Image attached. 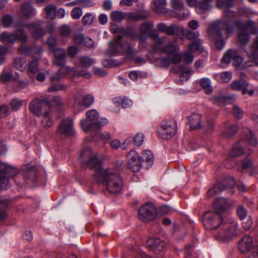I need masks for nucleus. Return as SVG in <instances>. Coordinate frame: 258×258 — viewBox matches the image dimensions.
Listing matches in <instances>:
<instances>
[{
  "mask_svg": "<svg viewBox=\"0 0 258 258\" xmlns=\"http://www.w3.org/2000/svg\"><path fill=\"white\" fill-rule=\"evenodd\" d=\"M219 214L211 211L205 213L203 223L206 229L214 230L219 228V232L216 237L220 239L228 240L236 235L237 224L232 220L224 222L220 219Z\"/></svg>",
  "mask_w": 258,
  "mask_h": 258,
  "instance_id": "1",
  "label": "nucleus"
},
{
  "mask_svg": "<svg viewBox=\"0 0 258 258\" xmlns=\"http://www.w3.org/2000/svg\"><path fill=\"white\" fill-rule=\"evenodd\" d=\"M234 31V26L227 20H218L212 23L207 30L209 37L215 41V46L218 49L224 48L227 39Z\"/></svg>",
  "mask_w": 258,
  "mask_h": 258,
  "instance_id": "2",
  "label": "nucleus"
},
{
  "mask_svg": "<svg viewBox=\"0 0 258 258\" xmlns=\"http://www.w3.org/2000/svg\"><path fill=\"white\" fill-rule=\"evenodd\" d=\"M95 182L105 187L110 194L119 193L123 188V180L117 172L112 169H106L96 175Z\"/></svg>",
  "mask_w": 258,
  "mask_h": 258,
  "instance_id": "3",
  "label": "nucleus"
},
{
  "mask_svg": "<svg viewBox=\"0 0 258 258\" xmlns=\"http://www.w3.org/2000/svg\"><path fill=\"white\" fill-rule=\"evenodd\" d=\"M127 166L134 172L139 171L141 167L148 169L151 167L154 162L152 153L149 150L143 152L140 156L135 150H131L127 155Z\"/></svg>",
  "mask_w": 258,
  "mask_h": 258,
  "instance_id": "4",
  "label": "nucleus"
},
{
  "mask_svg": "<svg viewBox=\"0 0 258 258\" xmlns=\"http://www.w3.org/2000/svg\"><path fill=\"white\" fill-rule=\"evenodd\" d=\"M0 171L12 177L18 185H21L24 183H27V180L35 182L37 174L35 167H27L23 169L22 175L24 181H21L17 177V174H19L17 169L12 165L5 164L2 162H0Z\"/></svg>",
  "mask_w": 258,
  "mask_h": 258,
  "instance_id": "5",
  "label": "nucleus"
},
{
  "mask_svg": "<svg viewBox=\"0 0 258 258\" xmlns=\"http://www.w3.org/2000/svg\"><path fill=\"white\" fill-rule=\"evenodd\" d=\"M79 161L85 166L88 167L90 170L94 171V179L96 181V175L100 174L102 171H106V169L102 167L103 163L98 158L96 154L92 152L89 148H85L79 155Z\"/></svg>",
  "mask_w": 258,
  "mask_h": 258,
  "instance_id": "6",
  "label": "nucleus"
},
{
  "mask_svg": "<svg viewBox=\"0 0 258 258\" xmlns=\"http://www.w3.org/2000/svg\"><path fill=\"white\" fill-rule=\"evenodd\" d=\"M177 126L175 122L172 121H165L162 122L158 128L159 137L163 139H169L174 136L176 133Z\"/></svg>",
  "mask_w": 258,
  "mask_h": 258,
  "instance_id": "7",
  "label": "nucleus"
},
{
  "mask_svg": "<svg viewBox=\"0 0 258 258\" xmlns=\"http://www.w3.org/2000/svg\"><path fill=\"white\" fill-rule=\"evenodd\" d=\"M157 211L155 206L150 203L143 205L139 210V219L144 222L151 221L156 216Z\"/></svg>",
  "mask_w": 258,
  "mask_h": 258,
  "instance_id": "8",
  "label": "nucleus"
},
{
  "mask_svg": "<svg viewBox=\"0 0 258 258\" xmlns=\"http://www.w3.org/2000/svg\"><path fill=\"white\" fill-rule=\"evenodd\" d=\"M49 103L44 100L36 98L29 104L30 111L37 116H40L45 111L49 109Z\"/></svg>",
  "mask_w": 258,
  "mask_h": 258,
  "instance_id": "9",
  "label": "nucleus"
},
{
  "mask_svg": "<svg viewBox=\"0 0 258 258\" xmlns=\"http://www.w3.org/2000/svg\"><path fill=\"white\" fill-rule=\"evenodd\" d=\"M57 133L58 135H63L67 137L73 136L75 132L73 119L67 118L62 120L58 126Z\"/></svg>",
  "mask_w": 258,
  "mask_h": 258,
  "instance_id": "10",
  "label": "nucleus"
},
{
  "mask_svg": "<svg viewBox=\"0 0 258 258\" xmlns=\"http://www.w3.org/2000/svg\"><path fill=\"white\" fill-rule=\"evenodd\" d=\"M235 24L240 31L248 32L250 34H256L258 28L255 26V23L251 20L243 22L240 20L235 21Z\"/></svg>",
  "mask_w": 258,
  "mask_h": 258,
  "instance_id": "11",
  "label": "nucleus"
},
{
  "mask_svg": "<svg viewBox=\"0 0 258 258\" xmlns=\"http://www.w3.org/2000/svg\"><path fill=\"white\" fill-rule=\"evenodd\" d=\"M42 24V21L38 20L35 22L26 24L24 25V26L29 30L34 29V31L32 32V35L33 38L37 39L42 38L45 34L44 29L40 28Z\"/></svg>",
  "mask_w": 258,
  "mask_h": 258,
  "instance_id": "12",
  "label": "nucleus"
},
{
  "mask_svg": "<svg viewBox=\"0 0 258 258\" xmlns=\"http://www.w3.org/2000/svg\"><path fill=\"white\" fill-rule=\"evenodd\" d=\"M154 23L153 22H145L141 25L140 27V33L138 34L134 32L136 34V37L134 39H138L141 43H143L148 38V34L151 29L154 27Z\"/></svg>",
  "mask_w": 258,
  "mask_h": 258,
  "instance_id": "13",
  "label": "nucleus"
},
{
  "mask_svg": "<svg viewBox=\"0 0 258 258\" xmlns=\"http://www.w3.org/2000/svg\"><path fill=\"white\" fill-rule=\"evenodd\" d=\"M252 51H248L245 50L249 60L245 62L246 67L252 66L258 60V36L256 37L254 42L251 46Z\"/></svg>",
  "mask_w": 258,
  "mask_h": 258,
  "instance_id": "14",
  "label": "nucleus"
},
{
  "mask_svg": "<svg viewBox=\"0 0 258 258\" xmlns=\"http://www.w3.org/2000/svg\"><path fill=\"white\" fill-rule=\"evenodd\" d=\"M252 150L249 148H245L244 149L241 145L240 142L236 143L232 147L230 153V157H236L242 155L249 156L252 153Z\"/></svg>",
  "mask_w": 258,
  "mask_h": 258,
  "instance_id": "15",
  "label": "nucleus"
},
{
  "mask_svg": "<svg viewBox=\"0 0 258 258\" xmlns=\"http://www.w3.org/2000/svg\"><path fill=\"white\" fill-rule=\"evenodd\" d=\"M160 45L158 48H155L154 50L169 55L173 54L179 50V47L173 42L170 41L165 45Z\"/></svg>",
  "mask_w": 258,
  "mask_h": 258,
  "instance_id": "16",
  "label": "nucleus"
},
{
  "mask_svg": "<svg viewBox=\"0 0 258 258\" xmlns=\"http://www.w3.org/2000/svg\"><path fill=\"white\" fill-rule=\"evenodd\" d=\"M59 67L60 69L50 76L51 82H58L64 75L75 72L77 69L76 68H71L69 66H60Z\"/></svg>",
  "mask_w": 258,
  "mask_h": 258,
  "instance_id": "17",
  "label": "nucleus"
},
{
  "mask_svg": "<svg viewBox=\"0 0 258 258\" xmlns=\"http://www.w3.org/2000/svg\"><path fill=\"white\" fill-rule=\"evenodd\" d=\"M53 52L55 60V64L58 66H66L65 65L66 63V51L64 48H57L53 49L52 50Z\"/></svg>",
  "mask_w": 258,
  "mask_h": 258,
  "instance_id": "18",
  "label": "nucleus"
},
{
  "mask_svg": "<svg viewBox=\"0 0 258 258\" xmlns=\"http://www.w3.org/2000/svg\"><path fill=\"white\" fill-rule=\"evenodd\" d=\"M188 123L192 130L202 128L204 119L202 114L200 113H193L187 117Z\"/></svg>",
  "mask_w": 258,
  "mask_h": 258,
  "instance_id": "19",
  "label": "nucleus"
},
{
  "mask_svg": "<svg viewBox=\"0 0 258 258\" xmlns=\"http://www.w3.org/2000/svg\"><path fill=\"white\" fill-rule=\"evenodd\" d=\"M253 246L252 238L249 235L244 236L238 243V248L243 253L249 251Z\"/></svg>",
  "mask_w": 258,
  "mask_h": 258,
  "instance_id": "20",
  "label": "nucleus"
},
{
  "mask_svg": "<svg viewBox=\"0 0 258 258\" xmlns=\"http://www.w3.org/2000/svg\"><path fill=\"white\" fill-rule=\"evenodd\" d=\"M80 125L85 132L89 131L96 132L101 128L100 122L92 121L90 122L89 120L86 119H83L80 121Z\"/></svg>",
  "mask_w": 258,
  "mask_h": 258,
  "instance_id": "21",
  "label": "nucleus"
},
{
  "mask_svg": "<svg viewBox=\"0 0 258 258\" xmlns=\"http://www.w3.org/2000/svg\"><path fill=\"white\" fill-rule=\"evenodd\" d=\"M110 31L113 33H116L119 36H125L130 37L132 39H134L136 37V34L132 29H125L124 28L118 27L116 25H112L110 26Z\"/></svg>",
  "mask_w": 258,
  "mask_h": 258,
  "instance_id": "22",
  "label": "nucleus"
},
{
  "mask_svg": "<svg viewBox=\"0 0 258 258\" xmlns=\"http://www.w3.org/2000/svg\"><path fill=\"white\" fill-rule=\"evenodd\" d=\"M232 59L237 61L239 64L243 61L242 57L237 54L236 50L230 49L225 53L222 60L224 62L229 63Z\"/></svg>",
  "mask_w": 258,
  "mask_h": 258,
  "instance_id": "23",
  "label": "nucleus"
},
{
  "mask_svg": "<svg viewBox=\"0 0 258 258\" xmlns=\"http://www.w3.org/2000/svg\"><path fill=\"white\" fill-rule=\"evenodd\" d=\"M146 245L153 250L162 251L165 246V242L159 238H151L147 241Z\"/></svg>",
  "mask_w": 258,
  "mask_h": 258,
  "instance_id": "24",
  "label": "nucleus"
},
{
  "mask_svg": "<svg viewBox=\"0 0 258 258\" xmlns=\"http://www.w3.org/2000/svg\"><path fill=\"white\" fill-rule=\"evenodd\" d=\"M149 37L154 39L153 45V50L155 48H158L160 45L164 44L166 41V37L165 36L159 37L158 30L154 29L153 28L150 31L148 34V37Z\"/></svg>",
  "mask_w": 258,
  "mask_h": 258,
  "instance_id": "25",
  "label": "nucleus"
},
{
  "mask_svg": "<svg viewBox=\"0 0 258 258\" xmlns=\"http://www.w3.org/2000/svg\"><path fill=\"white\" fill-rule=\"evenodd\" d=\"M229 205L226 199L217 198L213 203V207L216 212L220 214L225 212L228 208Z\"/></svg>",
  "mask_w": 258,
  "mask_h": 258,
  "instance_id": "26",
  "label": "nucleus"
},
{
  "mask_svg": "<svg viewBox=\"0 0 258 258\" xmlns=\"http://www.w3.org/2000/svg\"><path fill=\"white\" fill-rule=\"evenodd\" d=\"M122 36H118L113 41L109 42V47L107 51V54L109 56L115 55L118 52L117 46H120Z\"/></svg>",
  "mask_w": 258,
  "mask_h": 258,
  "instance_id": "27",
  "label": "nucleus"
},
{
  "mask_svg": "<svg viewBox=\"0 0 258 258\" xmlns=\"http://www.w3.org/2000/svg\"><path fill=\"white\" fill-rule=\"evenodd\" d=\"M21 12L22 15L27 19H30L36 15V12L33 6L29 3L22 5Z\"/></svg>",
  "mask_w": 258,
  "mask_h": 258,
  "instance_id": "28",
  "label": "nucleus"
},
{
  "mask_svg": "<svg viewBox=\"0 0 258 258\" xmlns=\"http://www.w3.org/2000/svg\"><path fill=\"white\" fill-rule=\"evenodd\" d=\"M50 110L45 111L42 116L41 124L44 128L50 127L53 124V120L50 115Z\"/></svg>",
  "mask_w": 258,
  "mask_h": 258,
  "instance_id": "29",
  "label": "nucleus"
},
{
  "mask_svg": "<svg viewBox=\"0 0 258 258\" xmlns=\"http://www.w3.org/2000/svg\"><path fill=\"white\" fill-rule=\"evenodd\" d=\"M234 98V96H219L213 97L214 103L219 106H224L230 102Z\"/></svg>",
  "mask_w": 258,
  "mask_h": 258,
  "instance_id": "30",
  "label": "nucleus"
},
{
  "mask_svg": "<svg viewBox=\"0 0 258 258\" xmlns=\"http://www.w3.org/2000/svg\"><path fill=\"white\" fill-rule=\"evenodd\" d=\"M16 41V36L14 33L4 32L1 34V41L4 43L14 44Z\"/></svg>",
  "mask_w": 258,
  "mask_h": 258,
  "instance_id": "31",
  "label": "nucleus"
},
{
  "mask_svg": "<svg viewBox=\"0 0 258 258\" xmlns=\"http://www.w3.org/2000/svg\"><path fill=\"white\" fill-rule=\"evenodd\" d=\"M214 78L219 82L227 83L232 78V75L228 72H224L213 75Z\"/></svg>",
  "mask_w": 258,
  "mask_h": 258,
  "instance_id": "32",
  "label": "nucleus"
},
{
  "mask_svg": "<svg viewBox=\"0 0 258 258\" xmlns=\"http://www.w3.org/2000/svg\"><path fill=\"white\" fill-rule=\"evenodd\" d=\"M79 59L80 66L84 69H88L91 65L95 63V61L94 59L87 56H80Z\"/></svg>",
  "mask_w": 258,
  "mask_h": 258,
  "instance_id": "33",
  "label": "nucleus"
},
{
  "mask_svg": "<svg viewBox=\"0 0 258 258\" xmlns=\"http://www.w3.org/2000/svg\"><path fill=\"white\" fill-rule=\"evenodd\" d=\"M225 189V186L222 183H218L208 191V196L212 197L216 195L219 194Z\"/></svg>",
  "mask_w": 258,
  "mask_h": 258,
  "instance_id": "34",
  "label": "nucleus"
},
{
  "mask_svg": "<svg viewBox=\"0 0 258 258\" xmlns=\"http://www.w3.org/2000/svg\"><path fill=\"white\" fill-rule=\"evenodd\" d=\"M184 28L183 27H179L175 24H171L170 26L167 27V29L165 33L168 35H173L175 33L183 32Z\"/></svg>",
  "mask_w": 258,
  "mask_h": 258,
  "instance_id": "35",
  "label": "nucleus"
},
{
  "mask_svg": "<svg viewBox=\"0 0 258 258\" xmlns=\"http://www.w3.org/2000/svg\"><path fill=\"white\" fill-rule=\"evenodd\" d=\"M200 84L204 89L205 92L209 94L213 92V88L211 86V80L207 78H204L201 80Z\"/></svg>",
  "mask_w": 258,
  "mask_h": 258,
  "instance_id": "36",
  "label": "nucleus"
},
{
  "mask_svg": "<svg viewBox=\"0 0 258 258\" xmlns=\"http://www.w3.org/2000/svg\"><path fill=\"white\" fill-rule=\"evenodd\" d=\"M15 34L16 36V39H18L23 44L26 43L28 40V36L23 29L17 30Z\"/></svg>",
  "mask_w": 258,
  "mask_h": 258,
  "instance_id": "37",
  "label": "nucleus"
},
{
  "mask_svg": "<svg viewBox=\"0 0 258 258\" xmlns=\"http://www.w3.org/2000/svg\"><path fill=\"white\" fill-rule=\"evenodd\" d=\"M154 4L157 13L165 12L167 5L166 0H154Z\"/></svg>",
  "mask_w": 258,
  "mask_h": 258,
  "instance_id": "38",
  "label": "nucleus"
},
{
  "mask_svg": "<svg viewBox=\"0 0 258 258\" xmlns=\"http://www.w3.org/2000/svg\"><path fill=\"white\" fill-rule=\"evenodd\" d=\"M247 82L243 80L233 81L230 84V88L236 91L241 90L243 87H245V84Z\"/></svg>",
  "mask_w": 258,
  "mask_h": 258,
  "instance_id": "39",
  "label": "nucleus"
},
{
  "mask_svg": "<svg viewBox=\"0 0 258 258\" xmlns=\"http://www.w3.org/2000/svg\"><path fill=\"white\" fill-rule=\"evenodd\" d=\"M171 5L175 12H181L184 8L182 0H171Z\"/></svg>",
  "mask_w": 258,
  "mask_h": 258,
  "instance_id": "40",
  "label": "nucleus"
},
{
  "mask_svg": "<svg viewBox=\"0 0 258 258\" xmlns=\"http://www.w3.org/2000/svg\"><path fill=\"white\" fill-rule=\"evenodd\" d=\"M120 46L122 47L123 51L127 55H134L137 53V50L134 49L129 43H123L120 44Z\"/></svg>",
  "mask_w": 258,
  "mask_h": 258,
  "instance_id": "41",
  "label": "nucleus"
},
{
  "mask_svg": "<svg viewBox=\"0 0 258 258\" xmlns=\"http://www.w3.org/2000/svg\"><path fill=\"white\" fill-rule=\"evenodd\" d=\"M56 8L53 5H49L44 8V11L47 14V17L50 19H53L56 15Z\"/></svg>",
  "mask_w": 258,
  "mask_h": 258,
  "instance_id": "42",
  "label": "nucleus"
},
{
  "mask_svg": "<svg viewBox=\"0 0 258 258\" xmlns=\"http://www.w3.org/2000/svg\"><path fill=\"white\" fill-rule=\"evenodd\" d=\"M69 86L64 84H54L48 88L49 92H56L59 91H66Z\"/></svg>",
  "mask_w": 258,
  "mask_h": 258,
  "instance_id": "43",
  "label": "nucleus"
},
{
  "mask_svg": "<svg viewBox=\"0 0 258 258\" xmlns=\"http://www.w3.org/2000/svg\"><path fill=\"white\" fill-rule=\"evenodd\" d=\"M125 18V14L123 12L114 11L111 13V19L112 21L120 23Z\"/></svg>",
  "mask_w": 258,
  "mask_h": 258,
  "instance_id": "44",
  "label": "nucleus"
},
{
  "mask_svg": "<svg viewBox=\"0 0 258 258\" xmlns=\"http://www.w3.org/2000/svg\"><path fill=\"white\" fill-rule=\"evenodd\" d=\"M14 22L13 16L10 14L4 15L2 19V23L3 26L5 28L11 27Z\"/></svg>",
  "mask_w": 258,
  "mask_h": 258,
  "instance_id": "45",
  "label": "nucleus"
},
{
  "mask_svg": "<svg viewBox=\"0 0 258 258\" xmlns=\"http://www.w3.org/2000/svg\"><path fill=\"white\" fill-rule=\"evenodd\" d=\"M214 122L213 120H207L206 121L203 122V128L204 131L207 133L210 134L212 133L214 129Z\"/></svg>",
  "mask_w": 258,
  "mask_h": 258,
  "instance_id": "46",
  "label": "nucleus"
},
{
  "mask_svg": "<svg viewBox=\"0 0 258 258\" xmlns=\"http://www.w3.org/2000/svg\"><path fill=\"white\" fill-rule=\"evenodd\" d=\"M238 35V40L239 42L244 44L247 45L250 41V37L247 32L244 31H240Z\"/></svg>",
  "mask_w": 258,
  "mask_h": 258,
  "instance_id": "47",
  "label": "nucleus"
},
{
  "mask_svg": "<svg viewBox=\"0 0 258 258\" xmlns=\"http://www.w3.org/2000/svg\"><path fill=\"white\" fill-rule=\"evenodd\" d=\"M13 74L11 72H7L3 70L0 75V80L4 83L9 82L13 79Z\"/></svg>",
  "mask_w": 258,
  "mask_h": 258,
  "instance_id": "48",
  "label": "nucleus"
},
{
  "mask_svg": "<svg viewBox=\"0 0 258 258\" xmlns=\"http://www.w3.org/2000/svg\"><path fill=\"white\" fill-rule=\"evenodd\" d=\"M86 114L90 121L97 122L99 118V113L95 109H91L87 111Z\"/></svg>",
  "mask_w": 258,
  "mask_h": 258,
  "instance_id": "49",
  "label": "nucleus"
},
{
  "mask_svg": "<svg viewBox=\"0 0 258 258\" xmlns=\"http://www.w3.org/2000/svg\"><path fill=\"white\" fill-rule=\"evenodd\" d=\"M202 44V41L200 39H197L192 42L188 47V49L191 52H195L200 49Z\"/></svg>",
  "mask_w": 258,
  "mask_h": 258,
  "instance_id": "50",
  "label": "nucleus"
},
{
  "mask_svg": "<svg viewBox=\"0 0 258 258\" xmlns=\"http://www.w3.org/2000/svg\"><path fill=\"white\" fill-rule=\"evenodd\" d=\"M25 59L20 57L16 58L14 62L13 65L17 70L20 71H23L25 70Z\"/></svg>",
  "mask_w": 258,
  "mask_h": 258,
  "instance_id": "51",
  "label": "nucleus"
},
{
  "mask_svg": "<svg viewBox=\"0 0 258 258\" xmlns=\"http://www.w3.org/2000/svg\"><path fill=\"white\" fill-rule=\"evenodd\" d=\"M121 62L114 59H106L102 61L103 66L105 68H112L119 66Z\"/></svg>",
  "mask_w": 258,
  "mask_h": 258,
  "instance_id": "52",
  "label": "nucleus"
},
{
  "mask_svg": "<svg viewBox=\"0 0 258 258\" xmlns=\"http://www.w3.org/2000/svg\"><path fill=\"white\" fill-rule=\"evenodd\" d=\"M157 62L160 67L167 69L170 66L171 60L168 57H161L157 59Z\"/></svg>",
  "mask_w": 258,
  "mask_h": 258,
  "instance_id": "53",
  "label": "nucleus"
},
{
  "mask_svg": "<svg viewBox=\"0 0 258 258\" xmlns=\"http://www.w3.org/2000/svg\"><path fill=\"white\" fill-rule=\"evenodd\" d=\"M94 98L91 94L85 96L82 99V104L86 108L90 107L94 102Z\"/></svg>",
  "mask_w": 258,
  "mask_h": 258,
  "instance_id": "54",
  "label": "nucleus"
},
{
  "mask_svg": "<svg viewBox=\"0 0 258 258\" xmlns=\"http://www.w3.org/2000/svg\"><path fill=\"white\" fill-rule=\"evenodd\" d=\"M246 138L248 143L253 146H256L257 142L255 135L251 131H248V133L246 135Z\"/></svg>",
  "mask_w": 258,
  "mask_h": 258,
  "instance_id": "55",
  "label": "nucleus"
},
{
  "mask_svg": "<svg viewBox=\"0 0 258 258\" xmlns=\"http://www.w3.org/2000/svg\"><path fill=\"white\" fill-rule=\"evenodd\" d=\"M7 205L6 203L4 201L0 200V220H4L7 217Z\"/></svg>",
  "mask_w": 258,
  "mask_h": 258,
  "instance_id": "56",
  "label": "nucleus"
},
{
  "mask_svg": "<svg viewBox=\"0 0 258 258\" xmlns=\"http://www.w3.org/2000/svg\"><path fill=\"white\" fill-rule=\"evenodd\" d=\"M144 135L142 133H137L133 137V142L137 146H140L144 142Z\"/></svg>",
  "mask_w": 258,
  "mask_h": 258,
  "instance_id": "57",
  "label": "nucleus"
},
{
  "mask_svg": "<svg viewBox=\"0 0 258 258\" xmlns=\"http://www.w3.org/2000/svg\"><path fill=\"white\" fill-rule=\"evenodd\" d=\"M9 179L5 175L0 173V190L9 188Z\"/></svg>",
  "mask_w": 258,
  "mask_h": 258,
  "instance_id": "58",
  "label": "nucleus"
},
{
  "mask_svg": "<svg viewBox=\"0 0 258 258\" xmlns=\"http://www.w3.org/2000/svg\"><path fill=\"white\" fill-rule=\"evenodd\" d=\"M37 59L38 58H35L29 62V69L32 73H36L38 71L39 67Z\"/></svg>",
  "mask_w": 258,
  "mask_h": 258,
  "instance_id": "59",
  "label": "nucleus"
},
{
  "mask_svg": "<svg viewBox=\"0 0 258 258\" xmlns=\"http://www.w3.org/2000/svg\"><path fill=\"white\" fill-rule=\"evenodd\" d=\"M214 0H202L199 2V7L203 11L209 10L211 8V3Z\"/></svg>",
  "mask_w": 258,
  "mask_h": 258,
  "instance_id": "60",
  "label": "nucleus"
},
{
  "mask_svg": "<svg viewBox=\"0 0 258 258\" xmlns=\"http://www.w3.org/2000/svg\"><path fill=\"white\" fill-rule=\"evenodd\" d=\"M238 127L237 125H232L229 127V128L225 132V135L227 137H230L234 136L237 132Z\"/></svg>",
  "mask_w": 258,
  "mask_h": 258,
  "instance_id": "61",
  "label": "nucleus"
},
{
  "mask_svg": "<svg viewBox=\"0 0 258 258\" xmlns=\"http://www.w3.org/2000/svg\"><path fill=\"white\" fill-rule=\"evenodd\" d=\"M94 17L90 13H86L82 19V22L84 25H90L92 23Z\"/></svg>",
  "mask_w": 258,
  "mask_h": 258,
  "instance_id": "62",
  "label": "nucleus"
},
{
  "mask_svg": "<svg viewBox=\"0 0 258 258\" xmlns=\"http://www.w3.org/2000/svg\"><path fill=\"white\" fill-rule=\"evenodd\" d=\"M32 48L30 46L22 44L18 48L20 53L25 55H28L32 53Z\"/></svg>",
  "mask_w": 258,
  "mask_h": 258,
  "instance_id": "63",
  "label": "nucleus"
},
{
  "mask_svg": "<svg viewBox=\"0 0 258 258\" xmlns=\"http://www.w3.org/2000/svg\"><path fill=\"white\" fill-rule=\"evenodd\" d=\"M182 58L185 63L189 64L194 60V56L191 52H185L182 54Z\"/></svg>",
  "mask_w": 258,
  "mask_h": 258,
  "instance_id": "64",
  "label": "nucleus"
}]
</instances>
